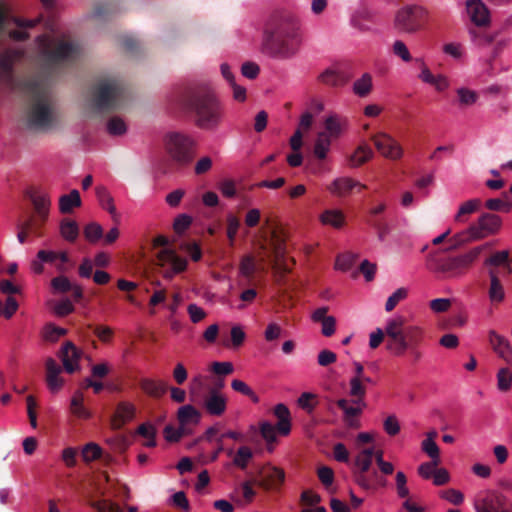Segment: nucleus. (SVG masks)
I'll return each mask as SVG.
<instances>
[{
    "mask_svg": "<svg viewBox=\"0 0 512 512\" xmlns=\"http://www.w3.org/2000/svg\"><path fill=\"white\" fill-rule=\"evenodd\" d=\"M118 11V5L113 1H103L97 3L92 11V16L98 20H104Z\"/></svg>",
    "mask_w": 512,
    "mask_h": 512,
    "instance_id": "obj_35",
    "label": "nucleus"
},
{
    "mask_svg": "<svg viewBox=\"0 0 512 512\" xmlns=\"http://www.w3.org/2000/svg\"><path fill=\"white\" fill-rule=\"evenodd\" d=\"M347 120L338 115H331L325 120V129L329 138H337L341 135L342 131L346 126Z\"/></svg>",
    "mask_w": 512,
    "mask_h": 512,
    "instance_id": "obj_32",
    "label": "nucleus"
},
{
    "mask_svg": "<svg viewBox=\"0 0 512 512\" xmlns=\"http://www.w3.org/2000/svg\"><path fill=\"white\" fill-rule=\"evenodd\" d=\"M473 506L476 512H512V501L498 490L479 492Z\"/></svg>",
    "mask_w": 512,
    "mask_h": 512,
    "instance_id": "obj_10",
    "label": "nucleus"
},
{
    "mask_svg": "<svg viewBox=\"0 0 512 512\" xmlns=\"http://www.w3.org/2000/svg\"><path fill=\"white\" fill-rule=\"evenodd\" d=\"M372 462L373 460L362 458L358 455L354 459V467L352 470L353 480L363 490H370L373 486L368 475Z\"/></svg>",
    "mask_w": 512,
    "mask_h": 512,
    "instance_id": "obj_14",
    "label": "nucleus"
},
{
    "mask_svg": "<svg viewBox=\"0 0 512 512\" xmlns=\"http://www.w3.org/2000/svg\"><path fill=\"white\" fill-rule=\"evenodd\" d=\"M126 130V124L120 117L114 116L107 122V131L110 135L121 136L126 133Z\"/></svg>",
    "mask_w": 512,
    "mask_h": 512,
    "instance_id": "obj_51",
    "label": "nucleus"
},
{
    "mask_svg": "<svg viewBox=\"0 0 512 512\" xmlns=\"http://www.w3.org/2000/svg\"><path fill=\"white\" fill-rule=\"evenodd\" d=\"M60 233L67 241L74 242L79 235L78 224L74 220L65 218L60 224Z\"/></svg>",
    "mask_w": 512,
    "mask_h": 512,
    "instance_id": "obj_44",
    "label": "nucleus"
},
{
    "mask_svg": "<svg viewBox=\"0 0 512 512\" xmlns=\"http://www.w3.org/2000/svg\"><path fill=\"white\" fill-rule=\"evenodd\" d=\"M165 149L179 167L190 164L195 154V141L188 135L170 132L165 137Z\"/></svg>",
    "mask_w": 512,
    "mask_h": 512,
    "instance_id": "obj_9",
    "label": "nucleus"
},
{
    "mask_svg": "<svg viewBox=\"0 0 512 512\" xmlns=\"http://www.w3.org/2000/svg\"><path fill=\"white\" fill-rule=\"evenodd\" d=\"M508 193L503 194V198H491L485 202V207L490 211L508 213L512 209V203L508 201Z\"/></svg>",
    "mask_w": 512,
    "mask_h": 512,
    "instance_id": "obj_43",
    "label": "nucleus"
},
{
    "mask_svg": "<svg viewBox=\"0 0 512 512\" xmlns=\"http://www.w3.org/2000/svg\"><path fill=\"white\" fill-rule=\"evenodd\" d=\"M421 448L431 460H440V450L434 440L424 439Z\"/></svg>",
    "mask_w": 512,
    "mask_h": 512,
    "instance_id": "obj_59",
    "label": "nucleus"
},
{
    "mask_svg": "<svg viewBox=\"0 0 512 512\" xmlns=\"http://www.w3.org/2000/svg\"><path fill=\"white\" fill-rule=\"evenodd\" d=\"M488 340L494 352L508 364H512V346L509 340L494 330L488 332Z\"/></svg>",
    "mask_w": 512,
    "mask_h": 512,
    "instance_id": "obj_19",
    "label": "nucleus"
},
{
    "mask_svg": "<svg viewBox=\"0 0 512 512\" xmlns=\"http://www.w3.org/2000/svg\"><path fill=\"white\" fill-rule=\"evenodd\" d=\"M336 404L343 411V420L347 424V426L351 428H357L359 424L358 421L356 420V417L362 413L363 406H349L348 400L346 399H339L337 400Z\"/></svg>",
    "mask_w": 512,
    "mask_h": 512,
    "instance_id": "obj_26",
    "label": "nucleus"
},
{
    "mask_svg": "<svg viewBox=\"0 0 512 512\" xmlns=\"http://www.w3.org/2000/svg\"><path fill=\"white\" fill-rule=\"evenodd\" d=\"M101 455V447L93 442L86 444L82 450V457L85 462H91L93 460L99 459Z\"/></svg>",
    "mask_w": 512,
    "mask_h": 512,
    "instance_id": "obj_54",
    "label": "nucleus"
},
{
    "mask_svg": "<svg viewBox=\"0 0 512 512\" xmlns=\"http://www.w3.org/2000/svg\"><path fill=\"white\" fill-rule=\"evenodd\" d=\"M157 265L162 269L164 278L171 279L174 275L183 272L187 267V260L180 257L170 246V240L164 235H158L152 241Z\"/></svg>",
    "mask_w": 512,
    "mask_h": 512,
    "instance_id": "obj_7",
    "label": "nucleus"
},
{
    "mask_svg": "<svg viewBox=\"0 0 512 512\" xmlns=\"http://www.w3.org/2000/svg\"><path fill=\"white\" fill-rule=\"evenodd\" d=\"M509 257V251L508 250H502L493 253L491 256L485 259L484 265L486 267L490 268H496L499 269V267H502L504 263L507 262Z\"/></svg>",
    "mask_w": 512,
    "mask_h": 512,
    "instance_id": "obj_49",
    "label": "nucleus"
},
{
    "mask_svg": "<svg viewBox=\"0 0 512 512\" xmlns=\"http://www.w3.org/2000/svg\"><path fill=\"white\" fill-rule=\"evenodd\" d=\"M91 507L96 512H124L118 504L110 500L94 501L91 503Z\"/></svg>",
    "mask_w": 512,
    "mask_h": 512,
    "instance_id": "obj_56",
    "label": "nucleus"
},
{
    "mask_svg": "<svg viewBox=\"0 0 512 512\" xmlns=\"http://www.w3.org/2000/svg\"><path fill=\"white\" fill-rule=\"evenodd\" d=\"M408 290L404 287L398 288L392 295H390L385 303V310L391 312L399 302L406 299Z\"/></svg>",
    "mask_w": 512,
    "mask_h": 512,
    "instance_id": "obj_50",
    "label": "nucleus"
},
{
    "mask_svg": "<svg viewBox=\"0 0 512 512\" xmlns=\"http://www.w3.org/2000/svg\"><path fill=\"white\" fill-rule=\"evenodd\" d=\"M274 415L278 418L277 431L282 435H288L291 431L290 412L286 405L280 403L274 408Z\"/></svg>",
    "mask_w": 512,
    "mask_h": 512,
    "instance_id": "obj_28",
    "label": "nucleus"
},
{
    "mask_svg": "<svg viewBox=\"0 0 512 512\" xmlns=\"http://www.w3.org/2000/svg\"><path fill=\"white\" fill-rule=\"evenodd\" d=\"M122 48L131 54H135L139 51L140 42L133 36L125 35L120 39Z\"/></svg>",
    "mask_w": 512,
    "mask_h": 512,
    "instance_id": "obj_62",
    "label": "nucleus"
},
{
    "mask_svg": "<svg viewBox=\"0 0 512 512\" xmlns=\"http://www.w3.org/2000/svg\"><path fill=\"white\" fill-rule=\"evenodd\" d=\"M177 419L180 425H197L201 420V413L192 405H183L178 409Z\"/></svg>",
    "mask_w": 512,
    "mask_h": 512,
    "instance_id": "obj_30",
    "label": "nucleus"
},
{
    "mask_svg": "<svg viewBox=\"0 0 512 512\" xmlns=\"http://www.w3.org/2000/svg\"><path fill=\"white\" fill-rule=\"evenodd\" d=\"M488 275L490 278V285L488 289L489 298L493 303H500L505 298L504 287L500 280L501 270L490 268L488 269Z\"/></svg>",
    "mask_w": 512,
    "mask_h": 512,
    "instance_id": "obj_22",
    "label": "nucleus"
},
{
    "mask_svg": "<svg viewBox=\"0 0 512 512\" xmlns=\"http://www.w3.org/2000/svg\"><path fill=\"white\" fill-rule=\"evenodd\" d=\"M512 385V372L508 368H501L497 373V387L500 391L510 390Z\"/></svg>",
    "mask_w": 512,
    "mask_h": 512,
    "instance_id": "obj_52",
    "label": "nucleus"
},
{
    "mask_svg": "<svg viewBox=\"0 0 512 512\" xmlns=\"http://www.w3.org/2000/svg\"><path fill=\"white\" fill-rule=\"evenodd\" d=\"M18 302L14 297H7L5 305L0 300V316L10 319L18 310Z\"/></svg>",
    "mask_w": 512,
    "mask_h": 512,
    "instance_id": "obj_55",
    "label": "nucleus"
},
{
    "mask_svg": "<svg viewBox=\"0 0 512 512\" xmlns=\"http://www.w3.org/2000/svg\"><path fill=\"white\" fill-rule=\"evenodd\" d=\"M466 12L470 20L478 27L487 26L490 23V13L482 0H467Z\"/></svg>",
    "mask_w": 512,
    "mask_h": 512,
    "instance_id": "obj_17",
    "label": "nucleus"
},
{
    "mask_svg": "<svg viewBox=\"0 0 512 512\" xmlns=\"http://www.w3.org/2000/svg\"><path fill=\"white\" fill-rule=\"evenodd\" d=\"M136 414V407L133 403L121 401L117 404L114 414L111 417V427L120 430L126 423L133 420Z\"/></svg>",
    "mask_w": 512,
    "mask_h": 512,
    "instance_id": "obj_18",
    "label": "nucleus"
},
{
    "mask_svg": "<svg viewBox=\"0 0 512 512\" xmlns=\"http://www.w3.org/2000/svg\"><path fill=\"white\" fill-rule=\"evenodd\" d=\"M84 395L81 391H76L71 399L70 410L78 418L88 419L90 412L84 407Z\"/></svg>",
    "mask_w": 512,
    "mask_h": 512,
    "instance_id": "obj_38",
    "label": "nucleus"
},
{
    "mask_svg": "<svg viewBox=\"0 0 512 512\" xmlns=\"http://www.w3.org/2000/svg\"><path fill=\"white\" fill-rule=\"evenodd\" d=\"M240 220L234 214H228L226 217V234L231 246L234 245L235 239L240 228Z\"/></svg>",
    "mask_w": 512,
    "mask_h": 512,
    "instance_id": "obj_46",
    "label": "nucleus"
},
{
    "mask_svg": "<svg viewBox=\"0 0 512 512\" xmlns=\"http://www.w3.org/2000/svg\"><path fill=\"white\" fill-rule=\"evenodd\" d=\"M351 76L343 71L327 69L319 75V80L328 86H343L350 80Z\"/></svg>",
    "mask_w": 512,
    "mask_h": 512,
    "instance_id": "obj_27",
    "label": "nucleus"
},
{
    "mask_svg": "<svg viewBox=\"0 0 512 512\" xmlns=\"http://www.w3.org/2000/svg\"><path fill=\"white\" fill-rule=\"evenodd\" d=\"M372 77L369 73H364L361 78L353 84V92L359 97H366L372 91Z\"/></svg>",
    "mask_w": 512,
    "mask_h": 512,
    "instance_id": "obj_40",
    "label": "nucleus"
},
{
    "mask_svg": "<svg viewBox=\"0 0 512 512\" xmlns=\"http://www.w3.org/2000/svg\"><path fill=\"white\" fill-rule=\"evenodd\" d=\"M261 45L262 52L270 57L288 59L294 56L300 45L298 20L289 13H273L264 24Z\"/></svg>",
    "mask_w": 512,
    "mask_h": 512,
    "instance_id": "obj_2",
    "label": "nucleus"
},
{
    "mask_svg": "<svg viewBox=\"0 0 512 512\" xmlns=\"http://www.w3.org/2000/svg\"><path fill=\"white\" fill-rule=\"evenodd\" d=\"M29 197L37 214V218H34V220H37L38 225L42 227L48 218L51 200L48 194L44 193L31 194Z\"/></svg>",
    "mask_w": 512,
    "mask_h": 512,
    "instance_id": "obj_25",
    "label": "nucleus"
},
{
    "mask_svg": "<svg viewBox=\"0 0 512 512\" xmlns=\"http://www.w3.org/2000/svg\"><path fill=\"white\" fill-rule=\"evenodd\" d=\"M502 225L500 216L492 213H483L478 220L461 233L456 234L451 241L456 248L466 242L480 240L499 232Z\"/></svg>",
    "mask_w": 512,
    "mask_h": 512,
    "instance_id": "obj_8",
    "label": "nucleus"
},
{
    "mask_svg": "<svg viewBox=\"0 0 512 512\" xmlns=\"http://www.w3.org/2000/svg\"><path fill=\"white\" fill-rule=\"evenodd\" d=\"M469 34L471 37L472 42L477 46H487L496 40L498 33L495 34H488L485 32H479L475 29H470Z\"/></svg>",
    "mask_w": 512,
    "mask_h": 512,
    "instance_id": "obj_47",
    "label": "nucleus"
},
{
    "mask_svg": "<svg viewBox=\"0 0 512 512\" xmlns=\"http://www.w3.org/2000/svg\"><path fill=\"white\" fill-rule=\"evenodd\" d=\"M320 220L325 225L341 228L344 225L345 217L339 210H325L321 214Z\"/></svg>",
    "mask_w": 512,
    "mask_h": 512,
    "instance_id": "obj_41",
    "label": "nucleus"
},
{
    "mask_svg": "<svg viewBox=\"0 0 512 512\" xmlns=\"http://www.w3.org/2000/svg\"><path fill=\"white\" fill-rule=\"evenodd\" d=\"M330 145L331 139L328 134L326 132H320L314 145V155L320 160L325 159L330 149Z\"/></svg>",
    "mask_w": 512,
    "mask_h": 512,
    "instance_id": "obj_42",
    "label": "nucleus"
},
{
    "mask_svg": "<svg viewBox=\"0 0 512 512\" xmlns=\"http://www.w3.org/2000/svg\"><path fill=\"white\" fill-rule=\"evenodd\" d=\"M349 394L353 398L351 402L355 405L366 406L364 398L366 395V386L358 378H351L349 381Z\"/></svg>",
    "mask_w": 512,
    "mask_h": 512,
    "instance_id": "obj_34",
    "label": "nucleus"
},
{
    "mask_svg": "<svg viewBox=\"0 0 512 512\" xmlns=\"http://www.w3.org/2000/svg\"><path fill=\"white\" fill-rule=\"evenodd\" d=\"M481 206V200L480 199H471L466 202H464L457 214L455 215V221L459 223H464L467 221L466 216L469 214H472L476 212Z\"/></svg>",
    "mask_w": 512,
    "mask_h": 512,
    "instance_id": "obj_39",
    "label": "nucleus"
},
{
    "mask_svg": "<svg viewBox=\"0 0 512 512\" xmlns=\"http://www.w3.org/2000/svg\"><path fill=\"white\" fill-rule=\"evenodd\" d=\"M45 60L50 67L70 64L77 58L78 48L72 42L60 41L53 49L43 51Z\"/></svg>",
    "mask_w": 512,
    "mask_h": 512,
    "instance_id": "obj_12",
    "label": "nucleus"
},
{
    "mask_svg": "<svg viewBox=\"0 0 512 512\" xmlns=\"http://www.w3.org/2000/svg\"><path fill=\"white\" fill-rule=\"evenodd\" d=\"M396 490L400 498H407L409 496V489L407 487V478L402 471H398L395 476Z\"/></svg>",
    "mask_w": 512,
    "mask_h": 512,
    "instance_id": "obj_60",
    "label": "nucleus"
},
{
    "mask_svg": "<svg viewBox=\"0 0 512 512\" xmlns=\"http://www.w3.org/2000/svg\"><path fill=\"white\" fill-rule=\"evenodd\" d=\"M452 303L448 298H436L430 301L429 307L435 313H443L449 310Z\"/></svg>",
    "mask_w": 512,
    "mask_h": 512,
    "instance_id": "obj_64",
    "label": "nucleus"
},
{
    "mask_svg": "<svg viewBox=\"0 0 512 512\" xmlns=\"http://www.w3.org/2000/svg\"><path fill=\"white\" fill-rule=\"evenodd\" d=\"M285 472L283 469L267 466L260 471V479L256 484L265 489H278L284 482Z\"/></svg>",
    "mask_w": 512,
    "mask_h": 512,
    "instance_id": "obj_15",
    "label": "nucleus"
},
{
    "mask_svg": "<svg viewBox=\"0 0 512 512\" xmlns=\"http://www.w3.org/2000/svg\"><path fill=\"white\" fill-rule=\"evenodd\" d=\"M427 20L426 10L418 5L405 6L395 16V27L405 33H415Z\"/></svg>",
    "mask_w": 512,
    "mask_h": 512,
    "instance_id": "obj_11",
    "label": "nucleus"
},
{
    "mask_svg": "<svg viewBox=\"0 0 512 512\" xmlns=\"http://www.w3.org/2000/svg\"><path fill=\"white\" fill-rule=\"evenodd\" d=\"M376 149L382 156L391 160H398L403 156V148L399 142L385 132H379L372 136Z\"/></svg>",
    "mask_w": 512,
    "mask_h": 512,
    "instance_id": "obj_13",
    "label": "nucleus"
},
{
    "mask_svg": "<svg viewBox=\"0 0 512 512\" xmlns=\"http://www.w3.org/2000/svg\"><path fill=\"white\" fill-rule=\"evenodd\" d=\"M393 53L401 58L404 62H410L412 60V56L406 46V44L401 41L397 40L394 42L392 46Z\"/></svg>",
    "mask_w": 512,
    "mask_h": 512,
    "instance_id": "obj_63",
    "label": "nucleus"
},
{
    "mask_svg": "<svg viewBox=\"0 0 512 512\" xmlns=\"http://www.w3.org/2000/svg\"><path fill=\"white\" fill-rule=\"evenodd\" d=\"M139 387L147 396L154 399H160L168 391V385L165 381L152 378H141Z\"/></svg>",
    "mask_w": 512,
    "mask_h": 512,
    "instance_id": "obj_21",
    "label": "nucleus"
},
{
    "mask_svg": "<svg viewBox=\"0 0 512 512\" xmlns=\"http://www.w3.org/2000/svg\"><path fill=\"white\" fill-rule=\"evenodd\" d=\"M27 89L31 100L27 112L29 127L50 128L55 122L54 103L50 91L38 80L30 81Z\"/></svg>",
    "mask_w": 512,
    "mask_h": 512,
    "instance_id": "obj_5",
    "label": "nucleus"
},
{
    "mask_svg": "<svg viewBox=\"0 0 512 512\" xmlns=\"http://www.w3.org/2000/svg\"><path fill=\"white\" fill-rule=\"evenodd\" d=\"M276 426H273L269 422H262L260 424L261 436L266 440L268 444H272L276 441Z\"/></svg>",
    "mask_w": 512,
    "mask_h": 512,
    "instance_id": "obj_61",
    "label": "nucleus"
},
{
    "mask_svg": "<svg viewBox=\"0 0 512 512\" xmlns=\"http://www.w3.org/2000/svg\"><path fill=\"white\" fill-rule=\"evenodd\" d=\"M20 231L17 235L18 240L20 243H24L26 241V237L28 232H32L38 236L41 235L40 229L41 226L38 225V221L34 220L33 217L29 218L28 220L24 221L19 225Z\"/></svg>",
    "mask_w": 512,
    "mask_h": 512,
    "instance_id": "obj_45",
    "label": "nucleus"
},
{
    "mask_svg": "<svg viewBox=\"0 0 512 512\" xmlns=\"http://www.w3.org/2000/svg\"><path fill=\"white\" fill-rule=\"evenodd\" d=\"M490 247L491 244L486 243L458 256H448L445 254L431 255L427 261V268L441 280L455 279L465 273L484 249Z\"/></svg>",
    "mask_w": 512,
    "mask_h": 512,
    "instance_id": "obj_6",
    "label": "nucleus"
},
{
    "mask_svg": "<svg viewBox=\"0 0 512 512\" xmlns=\"http://www.w3.org/2000/svg\"><path fill=\"white\" fill-rule=\"evenodd\" d=\"M61 372V366L53 358L46 360V382L51 392H58L62 388L64 380L60 377Z\"/></svg>",
    "mask_w": 512,
    "mask_h": 512,
    "instance_id": "obj_20",
    "label": "nucleus"
},
{
    "mask_svg": "<svg viewBox=\"0 0 512 512\" xmlns=\"http://www.w3.org/2000/svg\"><path fill=\"white\" fill-rule=\"evenodd\" d=\"M356 187L359 188V190L366 189V185L361 184L352 178L341 177L335 179L328 187V189L332 194L342 197L349 194L352 189Z\"/></svg>",
    "mask_w": 512,
    "mask_h": 512,
    "instance_id": "obj_23",
    "label": "nucleus"
},
{
    "mask_svg": "<svg viewBox=\"0 0 512 512\" xmlns=\"http://www.w3.org/2000/svg\"><path fill=\"white\" fill-rule=\"evenodd\" d=\"M253 453L251 449L247 446H241L233 459V464L240 469H246L249 461L252 459Z\"/></svg>",
    "mask_w": 512,
    "mask_h": 512,
    "instance_id": "obj_48",
    "label": "nucleus"
},
{
    "mask_svg": "<svg viewBox=\"0 0 512 512\" xmlns=\"http://www.w3.org/2000/svg\"><path fill=\"white\" fill-rule=\"evenodd\" d=\"M14 70V57L10 51L0 53V79L9 81Z\"/></svg>",
    "mask_w": 512,
    "mask_h": 512,
    "instance_id": "obj_36",
    "label": "nucleus"
},
{
    "mask_svg": "<svg viewBox=\"0 0 512 512\" xmlns=\"http://www.w3.org/2000/svg\"><path fill=\"white\" fill-rule=\"evenodd\" d=\"M171 101L195 114L198 127L205 130L216 129L222 120V107L212 89L206 84H190L177 88Z\"/></svg>",
    "mask_w": 512,
    "mask_h": 512,
    "instance_id": "obj_1",
    "label": "nucleus"
},
{
    "mask_svg": "<svg viewBox=\"0 0 512 512\" xmlns=\"http://www.w3.org/2000/svg\"><path fill=\"white\" fill-rule=\"evenodd\" d=\"M356 256L350 252L338 255L335 266L337 269L347 271L354 264Z\"/></svg>",
    "mask_w": 512,
    "mask_h": 512,
    "instance_id": "obj_58",
    "label": "nucleus"
},
{
    "mask_svg": "<svg viewBox=\"0 0 512 512\" xmlns=\"http://www.w3.org/2000/svg\"><path fill=\"white\" fill-rule=\"evenodd\" d=\"M81 356L82 351L78 349L71 341H66L59 353L63 367L69 374L79 370V360Z\"/></svg>",
    "mask_w": 512,
    "mask_h": 512,
    "instance_id": "obj_16",
    "label": "nucleus"
},
{
    "mask_svg": "<svg viewBox=\"0 0 512 512\" xmlns=\"http://www.w3.org/2000/svg\"><path fill=\"white\" fill-rule=\"evenodd\" d=\"M84 235L85 238L94 243L97 242L99 239L103 236V229L102 227L97 223H89L84 228Z\"/></svg>",
    "mask_w": 512,
    "mask_h": 512,
    "instance_id": "obj_57",
    "label": "nucleus"
},
{
    "mask_svg": "<svg viewBox=\"0 0 512 512\" xmlns=\"http://www.w3.org/2000/svg\"><path fill=\"white\" fill-rule=\"evenodd\" d=\"M385 335L388 337L387 349L395 355L401 356L408 347L419 345L422 342L424 332L417 325H408L404 316L397 315L387 321L385 330L377 328L370 334V348L376 349L382 343Z\"/></svg>",
    "mask_w": 512,
    "mask_h": 512,
    "instance_id": "obj_3",
    "label": "nucleus"
},
{
    "mask_svg": "<svg viewBox=\"0 0 512 512\" xmlns=\"http://www.w3.org/2000/svg\"><path fill=\"white\" fill-rule=\"evenodd\" d=\"M81 197L78 190L73 189L69 194H64L59 199V210L63 214L71 213L73 208L81 206Z\"/></svg>",
    "mask_w": 512,
    "mask_h": 512,
    "instance_id": "obj_31",
    "label": "nucleus"
},
{
    "mask_svg": "<svg viewBox=\"0 0 512 512\" xmlns=\"http://www.w3.org/2000/svg\"><path fill=\"white\" fill-rule=\"evenodd\" d=\"M226 406V398L216 389H211L204 402V407L207 412L213 416H220L225 412Z\"/></svg>",
    "mask_w": 512,
    "mask_h": 512,
    "instance_id": "obj_24",
    "label": "nucleus"
},
{
    "mask_svg": "<svg viewBox=\"0 0 512 512\" xmlns=\"http://www.w3.org/2000/svg\"><path fill=\"white\" fill-rule=\"evenodd\" d=\"M457 95L459 98L460 105L462 106H471L475 104L479 98L477 92L470 90L468 88L457 89Z\"/></svg>",
    "mask_w": 512,
    "mask_h": 512,
    "instance_id": "obj_53",
    "label": "nucleus"
},
{
    "mask_svg": "<svg viewBox=\"0 0 512 512\" xmlns=\"http://www.w3.org/2000/svg\"><path fill=\"white\" fill-rule=\"evenodd\" d=\"M95 191L101 207L108 211L115 222H118L119 214L117 213L113 198L108 190L104 186H97Z\"/></svg>",
    "mask_w": 512,
    "mask_h": 512,
    "instance_id": "obj_29",
    "label": "nucleus"
},
{
    "mask_svg": "<svg viewBox=\"0 0 512 512\" xmlns=\"http://www.w3.org/2000/svg\"><path fill=\"white\" fill-rule=\"evenodd\" d=\"M259 270V265L256 263L252 255H244L239 264V272L249 282L254 278L255 273Z\"/></svg>",
    "mask_w": 512,
    "mask_h": 512,
    "instance_id": "obj_37",
    "label": "nucleus"
},
{
    "mask_svg": "<svg viewBox=\"0 0 512 512\" xmlns=\"http://www.w3.org/2000/svg\"><path fill=\"white\" fill-rule=\"evenodd\" d=\"M372 149L367 145H360L355 152L349 156L348 163L351 167H359L373 157Z\"/></svg>",
    "mask_w": 512,
    "mask_h": 512,
    "instance_id": "obj_33",
    "label": "nucleus"
},
{
    "mask_svg": "<svg viewBox=\"0 0 512 512\" xmlns=\"http://www.w3.org/2000/svg\"><path fill=\"white\" fill-rule=\"evenodd\" d=\"M128 100L124 85L116 79H101L89 91L87 106L93 113H111L122 109Z\"/></svg>",
    "mask_w": 512,
    "mask_h": 512,
    "instance_id": "obj_4",
    "label": "nucleus"
}]
</instances>
